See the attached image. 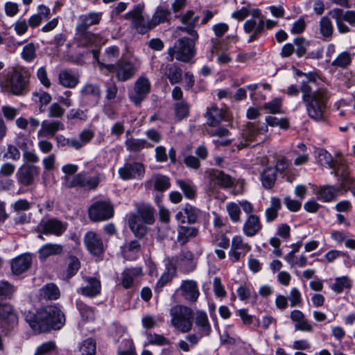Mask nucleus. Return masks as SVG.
<instances>
[{
  "mask_svg": "<svg viewBox=\"0 0 355 355\" xmlns=\"http://www.w3.org/2000/svg\"><path fill=\"white\" fill-rule=\"evenodd\" d=\"M25 320L34 331L41 333L61 329L65 323V316L58 306H48L36 313H26Z\"/></svg>",
  "mask_w": 355,
  "mask_h": 355,
  "instance_id": "1",
  "label": "nucleus"
},
{
  "mask_svg": "<svg viewBox=\"0 0 355 355\" xmlns=\"http://www.w3.org/2000/svg\"><path fill=\"white\" fill-rule=\"evenodd\" d=\"M0 86L15 96H24L28 91L26 71L17 69L3 71L0 73Z\"/></svg>",
  "mask_w": 355,
  "mask_h": 355,
  "instance_id": "2",
  "label": "nucleus"
},
{
  "mask_svg": "<svg viewBox=\"0 0 355 355\" xmlns=\"http://www.w3.org/2000/svg\"><path fill=\"white\" fill-rule=\"evenodd\" d=\"M279 126L280 128L287 130L289 128V121L286 118H277L268 116L266 117V123L248 122L243 129L242 136L246 141L257 140V137L268 132V126Z\"/></svg>",
  "mask_w": 355,
  "mask_h": 355,
  "instance_id": "3",
  "label": "nucleus"
},
{
  "mask_svg": "<svg viewBox=\"0 0 355 355\" xmlns=\"http://www.w3.org/2000/svg\"><path fill=\"white\" fill-rule=\"evenodd\" d=\"M329 97L327 89L320 88L314 92L313 98L304 102L309 116L315 121L325 119L327 102Z\"/></svg>",
  "mask_w": 355,
  "mask_h": 355,
  "instance_id": "4",
  "label": "nucleus"
},
{
  "mask_svg": "<svg viewBox=\"0 0 355 355\" xmlns=\"http://www.w3.org/2000/svg\"><path fill=\"white\" fill-rule=\"evenodd\" d=\"M171 323L181 333H188L192 329L193 310L186 306L177 304L170 309Z\"/></svg>",
  "mask_w": 355,
  "mask_h": 355,
  "instance_id": "5",
  "label": "nucleus"
},
{
  "mask_svg": "<svg viewBox=\"0 0 355 355\" xmlns=\"http://www.w3.org/2000/svg\"><path fill=\"white\" fill-rule=\"evenodd\" d=\"M101 182L99 173L92 175L88 171H81L72 178H67L63 187L67 189L80 188L85 191L96 189Z\"/></svg>",
  "mask_w": 355,
  "mask_h": 355,
  "instance_id": "6",
  "label": "nucleus"
},
{
  "mask_svg": "<svg viewBox=\"0 0 355 355\" xmlns=\"http://www.w3.org/2000/svg\"><path fill=\"white\" fill-rule=\"evenodd\" d=\"M143 11L144 6L138 4L125 15V18L130 20L132 27L139 34H145L154 28L150 19L144 16Z\"/></svg>",
  "mask_w": 355,
  "mask_h": 355,
  "instance_id": "7",
  "label": "nucleus"
},
{
  "mask_svg": "<svg viewBox=\"0 0 355 355\" xmlns=\"http://www.w3.org/2000/svg\"><path fill=\"white\" fill-rule=\"evenodd\" d=\"M101 65L104 66L101 63ZM105 69L109 72L114 73L117 80L121 82L132 79L137 72L135 64L132 62L125 60H120L115 64L105 65Z\"/></svg>",
  "mask_w": 355,
  "mask_h": 355,
  "instance_id": "8",
  "label": "nucleus"
},
{
  "mask_svg": "<svg viewBox=\"0 0 355 355\" xmlns=\"http://www.w3.org/2000/svg\"><path fill=\"white\" fill-rule=\"evenodd\" d=\"M151 84L148 78L141 76L134 83L132 90L128 93L130 101L136 106H140L150 92Z\"/></svg>",
  "mask_w": 355,
  "mask_h": 355,
  "instance_id": "9",
  "label": "nucleus"
},
{
  "mask_svg": "<svg viewBox=\"0 0 355 355\" xmlns=\"http://www.w3.org/2000/svg\"><path fill=\"white\" fill-rule=\"evenodd\" d=\"M89 218L94 222L106 220L113 216L114 209L106 201H98L91 205L88 211Z\"/></svg>",
  "mask_w": 355,
  "mask_h": 355,
  "instance_id": "10",
  "label": "nucleus"
},
{
  "mask_svg": "<svg viewBox=\"0 0 355 355\" xmlns=\"http://www.w3.org/2000/svg\"><path fill=\"white\" fill-rule=\"evenodd\" d=\"M176 51V60L189 62L195 55V43L193 40L188 37L178 39L173 46Z\"/></svg>",
  "mask_w": 355,
  "mask_h": 355,
  "instance_id": "11",
  "label": "nucleus"
},
{
  "mask_svg": "<svg viewBox=\"0 0 355 355\" xmlns=\"http://www.w3.org/2000/svg\"><path fill=\"white\" fill-rule=\"evenodd\" d=\"M39 173L40 168L38 166L23 164L18 168L15 176L19 185L29 187L34 184L35 178L38 176Z\"/></svg>",
  "mask_w": 355,
  "mask_h": 355,
  "instance_id": "12",
  "label": "nucleus"
},
{
  "mask_svg": "<svg viewBox=\"0 0 355 355\" xmlns=\"http://www.w3.org/2000/svg\"><path fill=\"white\" fill-rule=\"evenodd\" d=\"M209 179L211 188L227 189L234 185V179L223 171L211 168L206 172Z\"/></svg>",
  "mask_w": 355,
  "mask_h": 355,
  "instance_id": "13",
  "label": "nucleus"
},
{
  "mask_svg": "<svg viewBox=\"0 0 355 355\" xmlns=\"http://www.w3.org/2000/svg\"><path fill=\"white\" fill-rule=\"evenodd\" d=\"M86 249L93 256L100 257L105 251V246L100 235L94 231L87 232L83 238Z\"/></svg>",
  "mask_w": 355,
  "mask_h": 355,
  "instance_id": "14",
  "label": "nucleus"
},
{
  "mask_svg": "<svg viewBox=\"0 0 355 355\" xmlns=\"http://www.w3.org/2000/svg\"><path fill=\"white\" fill-rule=\"evenodd\" d=\"M39 231L44 234L61 236L67 229V223L55 218L42 220L38 225Z\"/></svg>",
  "mask_w": 355,
  "mask_h": 355,
  "instance_id": "15",
  "label": "nucleus"
},
{
  "mask_svg": "<svg viewBox=\"0 0 355 355\" xmlns=\"http://www.w3.org/2000/svg\"><path fill=\"white\" fill-rule=\"evenodd\" d=\"M145 166L140 162H127L119 169V175L123 180H140L144 176Z\"/></svg>",
  "mask_w": 355,
  "mask_h": 355,
  "instance_id": "16",
  "label": "nucleus"
},
{
  "mask_svg": "<svg viewBox=\"0 0 355 355\" xmlns=\"http://www.w3.org/2000/svg\"><path fill=\"white\" fill-rule=\"evenodd\" d=\"M250 250V245L244 241L242 236H234L232 238L230 250L228 253L229 257L233 262H238Z\"/></svg>",
  "mask_w": 355,
  "mask_h": 355,
  "instance_id": "17",
  "label": "nucleus"
},
{
  "mask_svg": "<svg viewBox=\"0 0 355 355\" xmlns=\"http://www.w3.org/2000/svg\"><path fill=\"white\" fill-rule=\"evenodd\" d=\"M168 265L171 266L173 272L175 271V268L173 265H177L184 272L193 271L196 268V264L193 261V254L189 250L182 251L177 257L169 261Z\"/></svg>",
  "mask_w": 355,
  "mask_h": 355,
  "instance_id": "18",
  "label": "nucleus"
},
{
  "mask_svg": "<svg viewBox=\"0 0 355 355\" xmlns=\"http://www.w3.org/2000/svg\"><path fill=\"white\" fill-rule=\"evenodd\" d=\"M177 292H180L186 300L191 302H196L200 295L197 282L191 279L183 280Z\"/></svg>",
  "mask_w": 355,
  "mask_h": 355,
  "instance_id": "19",
  "label": "nucleus"
},
{
  "mask_svg": "<svg viewBox=\"0 0 355 355\" xmlns=\"http://www.w3.org/2000/svg\"><path fill=\"white\" fill-rule=\"evenodd\" d=\"M200 215V211L189 204H187L175 215V219L178 223L184 224H193Z\"/></svg>",
  "mask_w": 355,
  "mask_h": 355,
  "instance_id": "20",
  "label": "nucleus"
},
{
  "mask_svg": "<svg viewBox=\"0 0 355 355\" xmlns=\"http://www.w3.org/2000/svg\"><path fill=\"white\" fill-rule=\"evenodd\" d=\"M76 40L79 47H89L96 45L99 36L89 31L76 28Z\"/></svg>",
  "mask_w": 355,
  "mask_h": 355,
  "instance_id": "21",
  "label": "nucleus"
},
{
  "mask_svg": "<svg viewBox=\"0 0 355 355\" xmlns=\"http://www.w3.org/2000/svg\"><path fill=\"white\" fill-rule=\"evenodd\" d=\"M194 324L197 332L200 336H208L211 332V327L206 312L197 311L194 317Z\"/></svg>",
  "mask_w": 355,
  "mask_h": 355,
  "instance_id": "22",
  "label": "nucleus"
},
{
  "mask_svg": "<svg viewBox=\"0 0 355 355\" xmlns=\"http://www.w3.org/2000/svg\"><path fill=\"white\" fill-rule=\"evenodd\" d=\"M84 280L86 285L80 288L78 293L89 297H94L100 294L101 284L99 279L95 277H86Z\"/></svg>",
  "mask_w": 355,
  "mask_h": 355,
  "instance_id": "23",
  "label": "nucleus"
},
{
  "mask_svg": "<svg viewBox=\"0 0 355 355\" xmlns=\"http://www.w3.org/2000/svg\"><path fill=\"white\" fill-rule=\"evenodd\" d=\"M32 257L29 253L23 254L11 262V270L15 275H21L26 272L31 266Z\"/></svg>",
  "mask_w": 355,
  "mask_h": 355,
  "instance_id": "24",
  "label": "nucleus"
},
{
  "mask_svg": "<svg viewBox=\"0 0 355 355\" xmlns=\"http://www.w3.org/2000/svg\"><path fill=\"white\" fill-rule=\"evenodd\" d=\"M0 320L4 321L8 328L10 329L14 328L17 324L18 317L10 304H0Z\"/></svg>",
  "mask_w": 355,
  "mask_h": 355,
  "instance_id": "25",
  "label": "nucleus"
},
{
  "mask_svg": "<svg viewBox=\"0 0 355 355\" xmlns=\"http://www.w3.org/2000/svg\"><path fill=\"white\" fill-rule=\"evenodd\" d=\"M102 18V12H90L85 15H82L78 18V22L76 28L87 30L93 25L98 24Z\"/></svg>",
  "mask_w": 355,
  "mask_h": 355,
  "instance_id": "26",
  "label": "nucleus"
},
{
  "mask_svg": "<svg viewBox=\"0 0 355 355\" xmlns=\"http://www.w3.org/2000/svg\"><path fill=\"white\" fill-rule=\"evenodd\" d=\"M64 125L60 121L44 120L41 123V128L38 131V136L54 137L57 132L63 130Z\"/></svg>",
  "mask_w": 355,
  "mask_h": 355,
  "instance_id": "27",
  "label": "nucleus"
},
{
  "mask_svg": "<svg viewBox=\"0 0 355 355\" xmlns=\"http://www.w3.org/2000/svg\"><path fill=\"white\" fill-rule=\"evenodd\" d=\"M80 95L82 99L92 98L96 104L101 95V89L99 85L96 83H86L80 90Z\"/></svg>",
  "mask_w": 355,
  "mask_h": 355,
  "instance_id": "28",
  "label": "nucleus"
},
{
  "mask_svg": "<svg viewBox=\"0 0 355 355\" xmlns=\"http://www.w3.org/2000/svg\"><path fill=\"white\" fill-rule=\"evenodd\" d=\"M212 47L211 49V55L209 58V60H212L214 54L216 53L218 64L220 65L227 64L232 61L231 56L225 52H223L224 49L223 48L222 44L217 39H212Z\"/></svg>",
  "mask_w": 355,
  "mask_h": 355,
  "instance_id": "29",
  "label": "nucleus"
},
{
  "mask_svg": "<svg viewBox=\"0 0 355 355\" xmlns=\"http://www.w3.org/2000/svg\"><path fill=\"white\" fill-rule=\"evenodd\" d=\"M128 224L133 234L138 238L144 236L147 232L146 224L135 213H131L128 216Z\"/></svg>",
  "mask_w": 355,
  "mask_h": 355,
  "instance_id": "30",
  "label": "nucleus"
},
{
  "mask_svg": "<svg viewBox=\"0 0 355 355\" xmlns=\"http://www.w3.org/2000/svg\"><path fill=\"white\" fill-rule=\"evenodd\" d=\"M58 83L65 88L73 89L79 83V76L71 70H62L58 74Z\"/></svg>",
  "mask_w": 355,
  "mask_h": 355,
  "instance_id": "31",
  "label": "nucleus"
},
{
  "mask_svg": "<svg viewBox=\"0 0 355 355\" xmlns=\"http://www.w3.org/2000/svg\"><path fill=\"white\" fill-rule=\"evenodd\" d=\"M262 225L258 216L251 214L248 216L244 223L243 231L245 235L252 237L255 236L261 229Z\"/></svg>",
  "mask_w": 355,
  "mask_h": 355,
  "instance_id": "32",
  "label": "nucleus"
},
{
  "mask_svg": "<svg viewBox=\"0 0 355 355\" xmlns=\"http://www.w3.org/2000/svg\"><path fill=\"white\" fill-rule=\"evenodd\" d=\"M125 146L127 150L130 152H139L144 148H150L153 147V144L148 143L144 139H135L130 136V132L126 133V139Z\"/></svg>",
  "mask_w": 355,
  "mask_h": 355,
  "instance_id": "33",
  "label": "nucleus"
},
{
  "mask_svg": "<svg viewBox=\"0 0 355 355\" xmlns=\"http://www.w3.org/2000/svg\"><path fill=\"white\" fill-rule=\"evenodd\" d=\"M162 71L171 85L178 83L182 80V69L175 64H167L162 66Z\"/></svg>",
  "mask_w": 355,
  "mask_h": 355,
  "instance_id": "34",
  "label": "nucleus"
},
{
  "mask_svg": "<svg viewBox=\"0 0 355 355\" xmlns=\"http://www.w3.org/2000/svg\"><path fill=\"white\" fill-rule=\"evenodd\" d=\"M146 187L153 186L155 190L163 192L171 187L170 179L168 176L162 174H154L151 178L146 182Z\"/></svg>",
  "mask_w": 355,
  "mask_h": 355,
  "instance_id": "35",
  "label": "nucleus"
},
{
  "mask_svg": "<svg viewBox=\"0 0 355 355\" xmlns=\"http://www.w3.org/2000/svg\"><path fill=\"white\" fill-rule=\"evenodd\" d=\"M142 275V269L140 267L125 268L121 273V282L123 288H130L134 280Z\"/></svg>",
  "mask_w": 355,
  "mask_h": 355,
  "instance_id": "36",
  "label": "nucleus"
},
{
  "mask_svg": "<svg viewBox=\"0 0 355 355\" xmlns=\"http://www.w3.org/2000/svg\"><path fill=\"white\" fill-rule=\"evenodd\" d=\"M198 234V229L184 225H180L178 228V241L182 244L184 245L191 239L196 237Z\"/></svg>",
  "mask_w": 355,
  "mask_h": 355,
  "instance_id": "37",
  "label": "nucleus"
},
{
  "mask_svg": "<svg viewBox=\"0 0 355 355\" xmlns=\"http://www.w3.org/2000/svg\"><path fill=\"white\" fill-rule=\"evenodd\" d=\"M335 173L337 176L340 178V188L347 189L349 188L354 182V179L352 178L349 171L348 166L344 164H340L338 165L335 170Z\"/></svg>",
  "mask_w": 355,
  "mask_h": 355,
  "instance_id": "38",
  "label": "nucleus"
},
{
  "mask_svg": "<svg viewBox=\"0 0 355 355\" xmlns=\"http://www.w3.org/2000/svg\"><path fill=\"white\" fill-rule=\"evenodd\" d=\"M225 116V111L216 106H211L210 108H208L206 113L207 124L213 127L219 125Z\"/></svg>",
  "mask_w": 355,
  "mask_h": 355,
  "instance_id": "39",
  "label": "nucleus"
},
{
  "mask_svg": "<svg viewBox=\"0 0 355 355\" xmlns=\"http://www.w3.org/2000/svg\"><path fill=\"white\" fill-rule=\"evenodd\" d=\"M63 247L60 244L46 243L41 247L38 254L41 260H45L50 256L58 255L62 253Z\"/></svg>",
  "mask_w": 355,
  "mask_h": 355,
  "instance_id": "40",
  "label": "nucleus"
},
{
  "mask_svg": "<svg viewBox=\"0 0 355 355\" xmlns=\"http://www.w3.org/2000/svg\"><path fill=\"white\" fill-rule=\"evenodd\" d=\"M136 214L146 224L152 225L155 222V209L148 204H141L137 207Z\"/></svg>",
  "mask_w": 355,
  "mask_h": 355,
  "instance_id": "41",
  "label": "nucleus"
},
{
  "mask_svg": "<svg viewBox=\"0 0 355 355\" xmlns=\"http://www.w3.org/2000/svg\"><path fill=\"white\" fill-rule=\"evenodd\" d=\"M319 30L322 40L329 41L331 39L334 33V26L329 17L324 16L320 19Z\"/></svg>",
  "mask_w": 355,
  "mask_h": 355,
  "instance_id": "42",
  "label": "nucleus"
},
{
  "mask_svg": "<svg viewBox=\"0 0 355 355\" xmlns=\"http://www.w3.org/2000/svg\"><path fill=\"white\" fill-rule=\"evenodd\" d=\"M282 207V203L279 198L272 197L270 199V205L266 209L265 216L266 221L272 222L278 216V211Z\"/></svg>",
  "mask_w": 355,
  "mask_h": 355,
  "instance_id": "43",
  "label": "nucleus"
},
{
  "mask_svg": "<svg viewBox=\"0 0 355 355\" xmlns=\"http://www.w3.org/2000/svg\"><path fill=\"white\" fill-rule=\"evenodd\" d=\"M40 295L45 300H57L60 297V293L55 284L50 283L40 288Z\"/></svg>",
  "mask_w": 355,
  "mask_h": 355,
  "instance_id": "44",
  "label": "nucleus"
},
{
  "mask_svg": "<svg viewBox=\"0 0 355 355\" xmlns=\"http://www.w3.org/2000/svg\"><path fill=\"white\" fill-rule=\"evenodd\" d=\"M338 191L335 187L331 186H326L320 187L316 193L317 198L322 202H330L333 200Z\"/></svg>",
  "mask_w": 355,
  "mask_h": 355,
  "instance_id": "45",
  "label": "nucleus"
},
{
  "mask_svg": "<svg viewBox=\"0 0 355 355\" xmlns=\"http://www.w3.org/2000/svg\"><path fill=\"white\" fill-rule=\"evenodd\" d=\"M275 169L271 167L266 168L261 174V180L266 189H270L276 181Z\"/></svg>",
  "mask_w": 355,
  "mask_h": 355,
  "instance_id": "46",
  "label": "nucleus"
},
{
  "mask_svg": "<svg viewBox=\"0 0 355 355\" xmlns=\"http://www.w3.org/2000/svg\"><path fill=\"white\" fill-rule=\"evenodd\" d=\"M352 58L347 51H343L338 54L336 58L332 61L331 65L335 67L347 68L352 63Z\"/></svg>",
  "mask_w": 355,
  "mask_h": 355,
  "instance_id": "47",
  "label": "nucleus"
},
{
  "mask_svg": "<svg viewBox=\"0 0 355 355\" xmlns=\"http://www.w3.org/2000/svg\"><path fill=\"white\" fill-rule=\"evenodd\" d=\"M352 282L347 276L336 277L335 282L331 286V288L336 293H340L345 288H349Z\"/></svg>",
  "mask_w": 355,
  "mask_h": 355,
  "instance_id": "48",
  "label": "nucleus"
},
{
  "mask_svg": "<svg viewBox=\"0 0 355 355\" xmlns=\"http://www.w3.org/2000/svg\"><path fill=\"white\" fill-rule=\"evenodd\" d=\"M176 182L187 198L193 199L195 198L196 191L192 182L180 180H177Z\"/></svg>",
  "mask_w": 355,
  "mask_h": 355,
  "instance_id": "49",
  "label": "nucleus"
},
{
  "mask_svg": "<svg viewBox=\"0 0 355 355\" xmlns=\"http://www.w3.org/2000/svg\"><path fill=\"white\" fill-rule=\"evenodd\" d=\"M16 287L7 281H0V297L11 299L16 292Z\"/></svg>",
  "mask_w": 355,
  "mask_h": 355,
  "instance_id": "50",
  "label": "nucleus"
},
{
  "mask_svg": "<svg viewBox=\"0 0 355 355\" xmlns=\"http://www.w3.org/2000/svg\"><path fill=\"white\" fill-rule=\"evenodd\" d=\"M170 12L163 8H157L150 19L153 28L168 19Z\"/></svg>",
  "mask_w": 355,
  "mask_h": 355,
  "instance_id": "51",
  "label": "nucleus"
},
{
  "mask_svg": "<svg viewBox=\"0 0 355 355\" xmlns=\"http://www.w3.org/2000/svg\"><path fill=\"white\" fill-rule=\"evenodd\" d=\"M80 355H95L96 343L94 339L88 338L84 340L80 346Z\"/></svg>",
  "mask_w": 355,
  "mask_h": 355,
  "instance_id": "52",
  "label": "nucleus"
},
{
  "mask_svg": "<svg viewBox=\"0 0 355 355\" xmlns=\"http://www.w3.org/2000/svg\"><path fill=\"white\" fill-rule=\"evenodd\" d=\"M147 340L148 343L145 344L147 345H169L170 341L168 338H165L164 336L157 334H147Z\"/></svg>",
  "mask_w": 355,
  "mask_h": 355,
  "instance_id": "53",
  "label": "nucleus"
},
{
  "mask_svg": "<svg viewBox=\"0 0 355 355\" xmlns=\"http://www.w3.org/2000/svg\"><path fill=\"white\" fill-rule=\"evenodd\" d=\"M33 96L37 99H35V101H38L40 103V111L41 112H44V110L42 109V107L44 105H47L50 103L51 101V95L43 91V90H38L35 91L33 93Z\"/></svg>",
  "mask_w": 355,
  "mask_h": 355,
  "instance_id": "54",
  "label": "nucleus"
},
{
  "mask_svg": "<svg viewBox=\"0 0 355 355\" xmlns=\"http://www.w3.org/2000/svg\"><path fill=\"white\" fill-rule=\"evenodd\" d=\"M21 58L26 62H32L36 58V47L33 43H29L24 46Z\"/></svg>",
  "mask_w": 355,
  "mask_h": 355,
  "instance_id": "55",
  "label": "nucleus"
},
{
  "mask_svg": "<svg viewBox=\"0 0 355 355\" xmlns=\"http://www.w3.org/2000/svg\"><path fill=\"white\" fill-rule=\"evenodd\" d=\"M227 211L230 217V219L234 223H238L241 220V209L240 206L235 202L228 203L226 206Z\"/></svg>",
  "mask_w": 355,
  "mask_h": 355,
  "instance_id": "56",
  "label": "nucleus"
},
{
  "mask_svg": "<svg viewBox=\"0 0 355 355\" xmlns=\"http://www.w3.org/2000/svg\"><path fill=\"white\" fill-rule=\"evenodd\" d=\"M166 270L167 271L165 272L159 279L158 282L156 284V286L155 287V291L157 293H159L162 291V288L168 283L169 282L172 278L173 275L171 274V270H172V268H169V265L166 266Z\"/></svg>",
  "mask_w": 355,
  "mask_h": 355,
  "instance_id": "57",
  "label": "nucleus"
},
{
  "mask_svg": "<svg viewBox=\"0 0 355 355\" xmlns=\"http://www.w3.org/2000/svg\"><path fill=\"white\" fill-rule=\"evenodd\" d=\"M12 26L17 35H24L28 30L29 25L25 18L19 17L13 24Z\"/></svg>",
  "mask_w": 355,
  "mask_h": 355,
  "instance_id": "58",
  "label": "nucleus"
},
{
  "mask_svg": "<svg viewBox=\"0 0 355 355\" xmlns=\"http://www.w3.org/2000/svg\"><path fill=\"white\" fill-rule=\"evenodd\" d=\"M119 56V49L116 46L107 48L103 54V61L105 63L113 62Z\"/></svg>",
  "mask_w": 355,
  "mask_h": 355,
  "instance_id": "59",
  "label": "nucleus"
},
{
  "mask_svg": "<svg viewBox=\"0 0 355 355\" xmlns=\"http://www.w3.org/2000/svg\"><path fill=\"white\" fill-rule=\"evenodd\" d=\"M176 116L182 119L189 115V105L184 101H180L175 105Z\"/></svg>",
  "mask_w": 355,
  "mask_h": 355,
  "instance_id": "60",
  "label": "nucleus"
},
{
  "mask_svg": "<svg viewBox=\"0 0 355 355\" xmlns=\"http://www.w3.org/2000/svg\"><path fill=\"white\" fill-rule=\"evenodd\" d=\"M55 348L56 345L55 342H46L37 347L34 355H46L55 350Z\"/></svg>",
  "mask_w": 355,
  "mask_h": 355,
  "instance_id": "61",
  "label": "nucleus"
},
{
  "mask_svg": "<svg viewBox=\"0 0 355 355\" xmlns=\"http://www.w3.org/2000/svg\"><path fill=\"white\" fill-rule=\"evenodd\" d=\"M77 307L83 319L85 320H90L94 319V311L91 307L82 302L77 303Z\"/></svg>",
  "mask_w": 355,
  "mask_h": 355,
  "instance_id": "62",
  "label": "nucleus"
},
{
  "mask_svg": "<svg viewBox=\"0 0 355 355\" xmlns=\"http://www.w3.org/2000/svg\"><path fill=\"white\" fill-rule=\"evenodd\" d=\"M65 110L58 103H52L49 107L48 116L50 118H61L64 114Z\"/></svg>",
  "mask_w": 355,
  "mask_h": 355,
  "instance_id": "63",
  "label": "nucleus"
},
{
  "mask_svg": "<svg viewBox=\"0 0 355 355\" xmlns=\"http://www.w3.org/2000/svg\"><path fill=\"white\" fill-rule=\"evenodd\" d=\"M294 44L296 46L295 49V53L297 57H302L305 55L306 52V46L308 43L303 37H298L294 40Z\"/></svg>",
  "mask_w": 355,
  "mask_h": 355,
  "instance_id": "64",
  "label": "nucleus"
}]
</instances>
